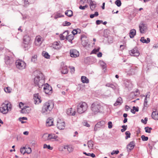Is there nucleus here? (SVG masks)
I'll use <instances>...</instances> for the list:
<instances>
[{
    "label": "nucleus",
    "instance_id": "nucleus-29",
    "mask_svg": "<svg viewBox=\"0 0 158 158\" xmlns=\"http://www.w3.org/2000/svg\"><path fill=\"white\" fill-rule=\"evenodd\" d=\"M64 148L67 149L69 152H72L73 150V148L71 145H67L64 147Z\"/></svg>",
    "mask_w": 158,
    "mask_h": 158
},
{
    "label": "nucleus",
    "instance_id": "nucleus-16",
    "mask_svg": "<svg viewBox=\"0 0 158 158\" xmlns=\"http://www.w3.org/2000/svg\"><path fill=\"white\" fill-rule=\"evenodd\" d=\"M40 98L38 94H34V103L35 104H39L42 101Z\"/></svg>",
    "mask_w": 158,
    "mask_h": 158
},
{
    "label": "nucleus",
    "instance_id": "nucleus-62",
    "mask_svg": "<svg viewBox=\"0 0 158 158\" xmlns=\"http://www.w3.org/2000/svg\"><path fill=\"white\" fill-rule=\"evenodd\" d=\"M90 155L89 156L92 157V158H94L95 157V155L93 153H92L91 154L90 153Z\"/></svg>",
    "mask_w": 158,
    "mask_h": 158
},
{
    "label": "nucleus",
    "instance_id": "nucleus-4",
    "mask_svg": "<svg viewBox=\"0 0 158 158\" xmlns=\"http://www.w3.org/2000/svg\"><path fill=\"white\" fill-rule=\"evenodd\" d=\"M102 108V106L100 104L97 102L94 103L91 106V110L94 114L100 112Z\"/></svg>",
    "mask_w": 158,
    "mask_h": 158
},
{
    "label": "nucleus",
    "instance_id": "nucleus-33",
    "mask_svg": "<svg viewBox=\"0 0 158 158\" xmlns=\"http://www.w3.org/2000/svg\"><path fill=\"white\" fill-rule=\"evenodd\" d=\"M61 73L63 74H66L68 73V69L66 66L64 67L61 71Z\"/></svg>",
    "mask_w": 158,
    "mask_h": 158
},
{
    "label": "nucleus",
    "instance_id": "nucleus-20",
    "mask_svg": "<svg viewBox=\"0 0 158 158\" xmlns=\"http://www.w3.org/2000/svg\"><path fill=\"white\" fill-rule=\"evenodd\" d=\"M31 38L27 35H25L23 37V43H30Z\"/></svg>",
    "mask_w": 158,
    "mask_h": 158
},
{
    "label": "nucleus",
    "instance_id": "nucleus-63",
    "mask_svg": "<svg viewBox=\"0 0 158 158\" xmlns=\"http://www.w3.org/2000/svg\"><path fill=\"white\" fill-rule=\"evenodd\" d=\"M86 0H80V2L82 4H84Z\"/></svg>",
    "mask_w": 158,
    "mask_h": 158
},
{
    "label": "nucleus",
    "instance_id": "nucleus-26",
    "mask_svg": "<svg viewBox=\"0 0 158 158\" xmlns=\"http://www.w3.org/2000/svg\"><path fill=\"white\" fill-rule=\"evenodd\" d=\"M65 15L69 17H71L73 15V12L71 10H67L65 13Z\"/></svg>",
    "mask_w": 158,
    "mask_h": 158
},
{
    "label": "nucleus",
    "instance_id": "nucleus-13",
    "mask_svg": "<svg viewBox=\"0 0 158 158\" xmlns=\"http://www.w3.org/2000/svg\"><path fill=\"white\" fill-rule=\"evenodd\" d=\"M65 123L64 121L59 119L57 122V128L60 129H63L65 127Z\"/></svg>",
    "mask_w": 158,
    "mask_h": 158
},
{
    "label": "nucleus",
    "instance_id": "nucleus-51",
    "mask_svg": "<svg viewBox=\"0 0 158 158\" xmlns=\"http://www.w3.org/2000/svg\"><path fill=\"white\" fill-rule=\"evenodd\" d=\"M27 108H29V106H25L22 109V110H21V111H22V113H26V112H25L24 111V110L25 109H26Z\"/></svg>",
    "mask_w": 158,
    "mask_h": 158
},
{
    "label": "nucleus",
    "instance_id": "nucleus-39",
    "mask_svg": "<svg viewBox=\"0 0 158 158\" xmlns=\"http://www.w3.org/2000/svg\"><path fill=\"white\" fill-rule=\"evenodd\" d=\"M115 3L118 7L121 6V2L120 0H117L115 1Z\"/></svg>",
    "mask_w": 158,
    "mask_h": 158
},
{
    "label": "nucleus",
    "instance_id": "nucleus-11",
    "mask_svg": "<svg viewBox=\"0 0 158 158\" xmlns=\"http://www.w3.org/2000/svg\"><path fill=\"white\" fill-rule=\"evenodd\" d=\"M105 123V122L104 121H101L98 122L95 126L94 131H96L98 130L99 129L104 126Z\"/></svg>",
    "mask_w": 158,
    "mask_h": 158
},
{
    "label": "nucleus",
    "instance_id": "nucleus-44",
    "mask_svg": "<svg viewBox=\"0 0 158 158\" xmlns=\"http://www.w3.org/2000/svg\"><path fill=\"white\" fill-rule=\"evenodd\" d=\"M142 140L143 141H147L148 139V138L147 136H145L144 135H142L141 137Z\"/></svg>",
    "mask_w": 158,
    "mask_h": 158
},
{
    "label": "nucleus",
    "instance_id": "nucleus-45",
    "mask_svg": "<svg viewBox=\"0 0 158 158\" xmlns=\"http://www.w3.org/2000/svg\"><path fill=\"white\" fill-rule=\"evenodd\" d=\"M71 24V23H70L67 21H65L63 23V25L64 26H70Z\"/></svg>",
    "mask_w": 158,
    "mask_h": 158
},
{
    "label": "nucleus",
    "instance_id": "nucleus-12",
    "mask_svg": "<svg viewBox=\"0 0 158 158\" xmlns=\"http://www.w3.org/2000/svg\"><path fill=\"white\" fill-rule=\"evenodd\" d=\"M140 32L142 33H144L147 30V25L145 24L141 23L139 26Z\"/></svg>",
    "mask_w": 158,
    "mask_h": 158
},
{
    "label": "nucleus",
    "instance_id": "nucleus-15",
    "mask_svg": "<svg viewBox=\"0 0 158 158\" xmlns=\"http://www.w3.org/2000/svg\"><path fill=\"white\" fill-rule=\"evenodd\" d=\"M135 142L134 141H132L127 145V151L128 152H130L133 149L135 146Z\"/></svg>",
    "mask_w": 158,
    "mask_h": 158
},
{
    "label": "nucleus",
    "instance_id": "nucleus-24",
    "mask_svg": "<svg viewBox=\"0 0 158 158\" xmlns=\"http://www.w3.org/2000/svg\"><path fill=\"white\" fill-rule=\"evenodd\" d=\"M150 40L149 38H147V40H146L144 39V38L143 37H141L140 39V41L143 43H145L146 44H148L150 42Z\"/></svg>",
    "mask_w": 158,
    "mask_h": 158
},
{
    "label": "nucleus",
    "instance_id": "nucleus-1",
    "mask_svg": "<svg viewBox=\"0 0 158 158\" xmlns=\"http://www.w3.org/2000/svg\"><path fill=\"white\" fill-rule=\"evenodd\" d=\"M44 77L42 73H40L39 75L36 76L34 78V83L35 86L41 88L44 85Z\"/></svg>",
    "mask_w": 158,
    "mask_h": 158
},
{
    "label": "nucleus",
    "instance_id": "nucleus-7",
    "mask_svg": "<svg viewBox=\"0 0 158 158\" xmlns=\"http://www.w3.org/2000/svg\"><path fill=\"white\" fill-rule=\"evenodd\" d=\"M44 90L46 94H51L52 93V88L48 83L44 84Z\"/></svg>",
    "mask_w": 158,
    "mask_h": 158
},
{
    "label": "nucleus",
    "instance_id": "nucleus-56",
    "mask_svg": "<svg viewBox=\"0 0 158 158\" xmlns=\"http://www.w3.org/2000/svg\"><path fill=\"white\" fill-rule=\"evenodd\" d=\"M72 33L73 34V35H74L77 34V31L76 30V29H74L73 31H72Z\"/></svg>",
    "mask_w": 158,
    "mask_h": 158
},
{
    "label": "nucleus",
    "instance_id": "nucleus-17",
    "mask_svg": "<svg viewBox=\"0 0 158 158\" xmlns=\"http://www.w3.org/2000/svg\"><path fill=\"white\" fill-rule=\"evenodd\" d=\"M46 125L49 127L53 125V118H48L46 120Z\"/></svg>",
    "mask_w": 158,
    "mask_h": 158
},
{
    "label": "nucleus",
    "instance_id": "nucleus-59",
    "mask_svg": "<svg viewBox=\"0 0 158 158\" xmlns=\"http://www.w3.org/2000/svg\"><path fill=\"white\" fill-rule=\"evenodd\" d=\"M27 118L26 117H23L22 118H19V121H21V120H27Z\"/></svg>",
    "mask_w": 158,
    "mask_h": 158
},
{
    "label": "nucleus",
    "instance_id": "nucleus-19",
    "mask_svg": "<svg viewBox=\"0 0 158 158\" xmlns=\"http://www.w3.org/2000/svg\"><path fill=\"white\" fill-rule=\"evenodd\" d=\"M152 118L155 120H158V113L156 111H153L152 113Z\"/></svg>",
    "mask_w": 158,
    "mask_h": 158
},
{
    "label": "nucleus",
    "instance_id": "nucleus-58",
    "mask_svg": "<svg viewBox=\"0 0 158 158\" xmlns=\"http://www.w3.org/2000/svg\"><path fill=\"white\" fill-rule=\"evenodd\" d=\"M36 41L39 43L41 42V39L40 37H38L36 38Z\"/></svg>",
    "mask_w": 158,
    "mask_h": 158
},
{
    "label": "nucleus",
    "instance_id": "nucleus-53",
    "mask_svg": "<svg viewBox=\"0 0 158 158\" xmlns=\"http://www.w3.org/2000/svg\"><path fill=\"white\" fill-rule=\"evenodd\" d=\"M103 23V21L102 20H98L96 21V23L97 25H99L101 23Z\"/></svg>",
    "mask_w": 158,
    "mask_h": 158
},
{
    "label": "nucleus",
    "instance_id": "nucleus-5",
    "mask_svg": "<svg viewBox=\"0 0 158 158\" xmlns=\"http://www.w3.org/2000/svg\"><path fill=\"white\" fill-rule=\"evenodd\" d=\"M8 106L9 104L6 102H5V103L2 104L0 108V111L1 113L3 114L7 113L9 111Z\"/></svg>",
    "mask_w": 158,
    "mask_h": 158
},
{
    "label": "nucleus",
    "instance_id": "nucleus-46",
    "mask_svg": "<svg viewBox=\"0 0 158 158\" xmlns=\"http://www.w3.org/2000/svg\"><path fill=\"white\" fill-rule=\"evenodd\" d=\"M60 37L61 40H63L65 39H66V36H65V35H64L63 34H60Z\"/></svg>",
    "mask_w": 158,
    "mask_h": 158
},
{
    "label": "nucleus",
    "instance_id": "nucleus-25",
    "mask_svg": "<svg viewBox=\"0 0 158 158\" xmlns=\"http://www.w3.org/2000/svg\"><path fill=\"white\" fill-rule=\"evenodd\" d=\"M53 48L56 49H59L60 48L59 44L57 42H54L53 44Z\"/></svg>",
    "mask_w": 158,
    "mask_h": 158
},
{
    "label": "nucleus",
    "instance_id": "nucleus-60",
    "mask_svg": "<svg viewBox=\"0 0 158 158\" xmlns=\"http://www.w3.org/2000/svg\"><path fill=\"white\" fill-rule=\"evenodd\" d=\"M102 56V53L101 52H99L98 54H97V56L98 57H100Z\"/></svg>",
    "mask_w": 158,
    "mask_h": 158
},
{
    "label": "nucleus",
    "instance_id": "nucleus-40",
    "mask_svg": "<svg viewBox=\"0 0 158 158\" xmlns=\"http://www.w3.org/2000/svg\"><path fill=\"white\" fill-rule=\"evenodd\" d=\"M126 136H125V139H127L128 138L130 137L131 133L129 131H126L125 133Z\"/></svg>",
    "mask_w": 158,
    "mask_h": 158
},
{
    "label": "nucleus",
    "instance_id": "nucleus-21",
    "mask_svg": "<svg viewBox=\"0 0 158 158\" xmlns=\"http://www.w3.org/2000/svg\"><path fill=\"white\" fill-rule=\"evenodd\" d=\"M136 33V31L135 29H131L130 31L129 32V36L130 38H132L135 35Z\"/></svg>",
    "mask_w": 158,
    "mask_h": 158
},
{
    "label": "nucleus",
    "instance_id": "nucleus-41",
    "mask_svg": "<svg viewBox=\"0 0 158 158\" xmlns=\"http://www.w3.org/2000/svg\"><path fill=\"white\" fill-rule=\"evenodd\" d=\"M100 63L102 68L104 69L106 67V63L103 61H100Z\"/></svg>",
    "mask_w": 158,
    "mask_h": 158
},
{
    "label": "nucleus",
    "instance_id": "nucleus-31",
    "mask_svg": "<svg viewBox=\"0 0 158 158\" xmlns=\"http://www.w3.org/2000/svg\"><path fill=\"white\" fill-rule=\"evenodd\" d=\"M96 6V4L94 3L93 2H92L91 3H90V9L92 10H93Z\"/></svg>",
    "mask_w": 158,
    "mask_h": 158
},
{
    "label": "nucleus",
    "instance_id": "nucleus-2",
    "mask_svg": "<svg viewBox=\"0 0 158 158\" xmlns=\"http://www.w3.org/2000/svg\"><path fill=\"white\" fill-rule=\"evenodd\" d=\"M88 106L86 103L81 102L77 106V112L79 114H82L86 110Z\"/></svg>",
    "mask_w": 158,
    "mask_h": 158
},
{
    "label": "nucleus",
    "instance_id": "nucleus-36",
    "mask_svg": "<svg viewBox=\"0 0 158 158\" xmlns=\"http://www.w3.org/2000/svg\"><path fill=\"white\" fill-rule=\"evenodd\" d=\"M43 148H47L48 149H50L51 150H52L53 149L52 147H51L50 145H47L46 144H44V145Z\"/></svg>",
    "mask_w": 158,
    "mask_h": 158
},
{
    "label": "nucleus",
    "instance_id": "nucleus-57",
    "mask_svg": "<svg viewBox=\"0 0 158 158\" xmlns=\"http://www.w3.org/2000/svg\"><path fill=\"white\" fill-rule=\"evenodd\" d=\"M75 71V67H72L71 68V73H74Z\"/></svg>",
    "mask_w": 158,
    "mask_h": 158
},
{
    "label": "nucleus",
    "instance_id": "nucleus-61",
    "mask_svg": "<svg viewBox=\"0 0 158 158\" xmlns=\"http://www.w3.org/2000/svg\"><path fill=\"white\" fill-rule=\"evenodd\" d=\"M79 8L80 9L84 10L85 9L84 6H82V5H80L79 6Z\"/></svg>",
    "mask_w": 158,
    "mask_h": 158
},
{
    "label": "nucleus",
    "instance_id": "nucleus-28",
    "mask_svg": "<svg viewBox=\"0 0 158 158\" xmlns=\"http://www.w3.org/2000/svg\"><path fill=\"white\" fill-rule=\"evenodd\" d=\"M93 141L91 140L89 141L87 143L89 149H92L94 145Z\"/></svg>",
    "mask_w": 158,
    "mask_h": 158
},
{
    "label": "nucleus",
    "instance_id": "nucleus-14",
    "mask_svg": "<svg viewBox=\"0 0 158 158\" xmlns=\"http://www.w3.org/2000/svg\"><path fill=\"white\" fill-rule=\"evenodd\" d=\"M63 34H66V39L71 44H72V40L74 39V35L73 34H70L68 35L69 34V31H66L64 32L63 33Z\"/></svg>",
    "mask_w": 158,
    "mask_h": 158
},
{
    "label": "nucleus",
    "instance_id": "nucleus-55",
    "mask_svg": "<svg viewBox=\"0 0 158 158\" xmlns=\"http://www.w3.org/2000/svg\"><path fill=\"white\" fill-rule=\"evenodd\" d=\"M54 135V134H49L48 136V139H53V135Z\"/></svg>",
    "mask_w": 158,
    "mask_h": 158
},
{
    "label": "nucleus",
    "instance_id": "nucleus-22",
    "mask_svg": "<svg viewBox=\"0 0 158 158\" xmlns=\"http://www.w3.org/2000/svg\"><path fill=\"white\" fill-rule=\"evenodd\" d=\"M123 102L122 99L121 97H119L116 100V102L114 103V106H117L118 105H120Z\"/></svg>",
    "mask_w": 158,
    "mask_h": 158
},
{
    "label": "nucleus",
    "instance_id": "nucleus-9",
    "mask_svg": "<svg viewBox=\"0 0 158 158\" xmlns=\"http://www.w3.org/2000/svg\"><path fill=\"white\" fill-rule=\"evenodd\" d=\"M69 53L71 57H77L79 56V52L75 49H72L70 50Z\"/></svg>",
    "mask_w": 158,
    "mask_h": 158
},
{
    "label": "nucleus",
    "instance_id": "nucleus-6",
    "mask_svg": "<svg viewBox=\"0 0 158 158\" xmlns=\"http://www.w3.org/2000/svg\"><path fill=\"white\" fill-rule=\"evenodd\" d=\"M4 59L6 64L9 66H11L14 63L15 61L12 57L7 56H5Z\"/></svg>",
    "mask_w": 158,
    "mask_h": 158
},
{
    "label": "nucleus",
    "instance_id": "nucleus-54",
    "mask_svg": "<svg viewBox=\"0 0 158 158\" xmlns=\"http://www.w3.org/2000/svg\"><path fill=\"white\" fill-rule=\"evenodd\" d=\"M62 16L60 14L57 13L56 15L55 16L54 18L56 19L62 17Z\"/></svg>",
    "mask_w": 158,
    "mask_h": 158
},
{
    "label": "nucleus",
    "instance_id": "nucleus-50",
    "mask_svg": "<svg viewBox=\"0 0 158 158\" xmlns=\"http://www.w3.org/2000/svg\"><path fill=\"white\" fill-rule=\"evenodd\" d=\"M119 153V151L118 150H113L111 153V154L112 155H113L114 154H117Z\"/></svg>",
    "mask_w": 158,
    "mask_h": 158
},
{
    "label": "nucleus",
    "instance_id": "nucleus-8",
    "mask_svg": "<svg viewBox=\"0 0 158 158\" xmlns=\"http://www.w3.org/2000/svg\"><path fill=\"white\" fill-rule=\"evenodd\" d=\"M15 64L16 67L20 69H24L26 65L24 62L19 60H17L15 62Z\"/></svg>",
    "mask_w": 158,
    "mask_h": 158
},
{
    "label": "nucleus",
    "instance_id": "nucleus-23",
    "mask_svg": "<svg viewBox=\"0 0 158 158\" xmlns=\"http://www.w3.org/2000/svg\"><path fill=\"white\" fill-rule=\"evenodd\" d=\"M31 46V43H23V47L25 51L28 50Z\"/></svg>",
    "mask_w": 158,
    "mask_h": 158
},
{
    "label": "nucleus",
    "instance_id": "nucleus-43",
    "mask_svg": "<svg viewBox=\"0 0 158 158\" xmlns=\"http://www.w3.org/2000/svg\"><path fill=\"white\" fill-rule=\"evenodd\" d=\"M25 148H26L25 147H23L20 148V152L22 154H24L26 152V151L25 150Z\"/></svg>",
    "mask_w": 158,
    "mask_h": 158
},
{
    "label": "nucleus",
    "instance_id": "nucleus-47",
    "mask_svg": "<svg viewBox=\"0 0 158 158\" xmlns=\"http://www.w3.org/2000/svg\"><path fill=\"white\" fill-rule=\"evenodd\" d=\"M83 125L88 127H90V125L89 124H88L86 121H84L83 123Z\"/></svg>",
    "mask_w": 158,
    "mask_h": 158
},
{
    "label": "nucleus",
    "instance_id": "nucleus-18",
    "mask_svg": "<svg viewBox=\"0 0 158 158\" xmlns=\"http://www.w3.org/2000/svg\"><path fill=\"white\" fill-rule=\"evenodd\" d=\"M66 112L68 115L74 116L75 114V111L73 110L72 108H70L67 109Z\"/></svg>",
    "mask_w": 158,
    "mask_h": 158
},
{
    "label": "nucleus",
    "instance_id": "nucleus-49",
    "mask_svg": "<svg viewBox=\"0 0 158 158\" xmlns=\"http://www.w3.org/2000/svg\"><path fill=\"white\" fill-rule=\"evenodd\" d=\"M108 127L109 128H111L112 127V123L111 121H109L108 123Z\"/></svg>",
    "mask_w": 158,
    "mask_h": 158
},
{
    "label": "nucleus",
    "instance_id": "nucleus-42",
    "mask_svg": "<svg viewBox=\"0 0 158 158\" xmlns=\"http://www.w3.org/2000/svg\"><path fill=\"white\" fill-rule=\"evenodd\" d=\"M99 50H100L99 47H98L97 49L94 48L92 51L91 52V54H92V53L96 54V53L97 52H98L99 51Z\"/></svg>",
    "mask_w": 158,
    "mask_h": 158
},
{
    "label": "nucleus",
    "instance_id": "nucleus-34",
    "mask_svg": "<svg viewBox=\"0 0 158 158\" xmlns=\"http://www.w3.org/2000/svg\"><path fill=\"white\" fill-rule=\"evenodd\" d=\"M31 61L33 63H35L37 60V56L36 55H34L31 58Z\"/></svg>",
    "mask_w": 158,
    "mask_h": 158
},
{
    "label": "nucleus",
    "instance_id": "nucleus-52",
    "mask_svg": "<svg viewBox=\"0 0 158 158\" xmlns=\"http://www.w3.org/2000/svg\"><path fill=\"white\" fill-rule=\"evenodd\" d=\"M150 92H147L146 95H145V98H150Z\"/></svg>",
    "mask_w": 158,
    "mask_h": 158
},
{
    "label": "nucleus",
    "instance_id": "nucleus-64",
    "mask_svg": "<svg viewBox=\"0 0 158 158\" xmlns=\"http://www.w3.org/2000/svg\"><path fill=\"white\" fill-rule=\"evenodd\" d=\"M153 48H158V44H154L153 46Z\"/></svg>",
    "mask_w": 158,
    "mask_h": 158
},
{
    "label": "nucleus",
    "instance_id": "nucleus-37",
    "mask_svg": "<svg viewBox=\"0 0 158 158\" xmlns=\"http://www.w3.org/2000/svg\"><path fill=\"white\" fill-rule=\"evenodd\" d=\"M4 90L5 91L6 93H10L11 92V89L10 88V87H7L6 88H5L4 89Z\"/></svg>",
    "mask_w": 158,
    "mask_h": 158
},
{
    "label": "nucleus",
    "instance_id": "nucleus-30",
    "mask_svg": "<svg viewBox=\"0 0 158 158\" xmlns=\"http://www.w3.org/2000/svg\"><path fill=\"white\" fill-rule=\"evenodd\" d=\"M106 86L111 88L113 90H115L116 89L115 86L112 83H107L106 84Z\"/></svg>",
    "mask_w": 158,
    "mask_h": 158
},
{
    "label": "nucleus",
    "instance_id": "nucleus-3",
    "mask_svg": "<svg viewBox=\"0 0 158 158\" xmlns=\"http://www.w3.org/2000/svg\"><path fill=\"white\" fill-rule=\"evenodd\" d=\"M53 106H50V104L48 102H46L42 106L41 112L43 114H47L49 113L53 108Z\"/></svg>",
    "mask_w": 158,
    "mask_h": 158
},
{
    "label": "nucleus",
    "instance_id": "nucleus-32",
    "mask_svg": "<svg viewBox=\"0 0 158 158\" xmlns=\"http://www.w3.org/2000/svg\"><path fill=\"white\" fill-rule=\"evenodd\" d=\"M42 55L46 58L49 59L50 58V56L47 52H42Z\"/></svg>",
    "mask_w": 158,
    "mask_h": 158
},
{
    "label": "nucleus",
    "instance_id": "nucleus-48",
    "mask_svg": "<svg viewBox=\"0 0 158 158\" xmlns=\"http://www.w3.org/2000/svg\"><path fill=\"white\" fill-rule=\"evenodd\" d=\"M136 109V107L133 106L132 107V109H131V112L133 114H135V110Z\"/></svg>",
    "mask_w": 158,
    "mask_h": 158
},
{
    "label": "nucleus",
    "instance_id": "nucleus-10",
    "mask_svg": "<svg viewBox=\"0 0 158 158\" xmlns=\"http://www.w3.org/2000/svg\"><path fill=\"white\" fill-rule=\"evenodd\" d=\"M129 53L131 56H138L139 55V53L137 47H135L133 49L129 51Z\"/></svg>",
    "mask_w": 158,
    "mask_h": 158
},
{
    "label": "nucleus",
    "instance_id": "nucleus-35",
    "mask_svg": "<svg viewBox=\"0 0 158 158\" xmlns=\"http://www.w3.org/2000/svg\"><path fill=\"white\" fill-rule=\"evenodd\" d=\"M145 132L148 133H150L151 131L152 130V128L151 127H145L144 128Z\"/></svg>",
    "mask_w": 158,
    "mask_h": 158
},
{
    "label": "nucleus",
    "instance_id": "nucleus-38",
    "mask_svg": "<svg viewBox=\"0 0 158 158\" xmlns=\"http://www.w3.org/2000/svg\"><path fill=\"white\" fill-rule=\"evenodd\" d=\"M98 15V13L97 11H96L95 12L94 14H91L90 15V17L92 19L94 18L95 16H97Z\"/></svg>",
    "mask_w": 158,
    "mask_h": 158
},
{
    "label": "nucleus",
    "instance_id": "nucleus-27",
    "mask_svg": "<svg viewBox=\"0 0 158 158\" xmlns=\"http://www.w3.org/2000/svg\"><path fill=\"white\" fill-rule=\"evenodd\" d=\"M82 82L83 83H88L89 82V80L85 76H82L81 77Z\"/></svg>",
    "mask_w": 158,
    "mask_h": 158
}]
</instances>
